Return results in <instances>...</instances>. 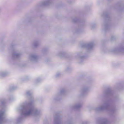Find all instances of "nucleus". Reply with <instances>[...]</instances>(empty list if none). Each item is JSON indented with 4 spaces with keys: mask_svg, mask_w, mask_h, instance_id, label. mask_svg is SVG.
<instances>
[{
    "mask_svg": "<svg viewBox=\"0 0 124 124\" xmlns=\"http://www.w3.org/2000/svg\"><path fill=\"white\" fill-rule=\"evenodd\" d=\"M40 81V79L39 78L37 79L36 80V82L37 83L39 82Z\"/></svg>",
    "mask_w": 124,
    "mask_h": 124,
    "instance_id": "obj_28",
    "label": "nucleus"
},
{
    "mask_svg": "<svg viewBox=\"0 0 124 124\" xmlns=\"http://www.w3.org/2000/svg\"><path fill=\"white\" fill-rule=\"evenodd\" d=\"M95 24H93L91 25V27L92 29H93L95 27Z\"/></svg>",
    "mask_w": 124,
    "mask_h": 124,
    "instance_id": "obj_27",
    "label": "nucleus"
},
{
    "mask_svg": "<svg viewBox=\"0 0 124 124\" xmlns=\"http://www.w3.org/2000/svg\"><path fill=\"white\" fill-rule=\"evenodd\" d=\"M89 89V88L86 87H82L80 91V93L81 95L82 96L84 95L87 92Z\"/></svg>",
    "mask_w": 124,
    "mask_h": 124,
    "instance_id": "obj_8",
    "label": "nucleus"
},
{
    "mask_svg": "<svg viewBox=\"0 0 124 124\" xmlns=\"http://www.w3.org/2000/svg\"><path fill=\"white\" fill-rule=\"evenodd\" d=\"M39 43L38 41H35L34 43L33 46L35 47H36L39 45Z\"/></svg>",
    "mask_w": 124,
    "mask_h": 124,
    "instance_id": "obj_19",
    "label": "nucleus"
},
{
    "mask_svg": "<svg viewBox=\"0 0 124 124\" xmlns=\"http://www.w3.org/2000/svg\"><path fill=\"white\" fill-rule=\"evenodd\" d=\"M124 51V47L121 46L113 49L112 52L115 53H118Z\"/></svg>",
    "mask_w": 124,
    "mask_h": 124,
    "instance_id": "obj_7",
    "label": "nucleus"
},
{
    "mask_svg": "<svg viewBox=\"0 0 124 124\" xmlns=\"http://www.w3.org/2000/svg\"><path fill=\"white\" fill-rule=\"evenodd\" d=\"M20 56V54H19L16 53L14 52L12 55V58L13 59H16L19 58Z\"/></svg>",
    "mask_w": 124,
    "mask_h": 124,
    "instance_id": "obj_12",
    "label": "nucleus"
},
{
    "mask_svg": "<svg viewBox=\"0 0 124 124\" xmlns=\"http://www.w3.org/2000/svg\"><path fill=\"white\" fill-rule=\"evenodd\" d=\"M66 90L65 88H62L60 91L59 94V95L61 96H64L66 94Z\"/></svg>",
    "mask_w": 124,
    "mask_h": 124,
    "instance_id": "obj_11",
    "label": "nucleus"
},
{
    "mask_svg": "<svg viewBox=\"0 0 124 124\" xmlns=\"http://www.w3.org/2000/svg\"><path fill=\"white\" fill-rule=\"evenodd\" d=\"M102 17H104L107 21H108L110 18L109 15L106 12L103 13L102 15Z\"/></svg>",
    "mask_w": 124,
    "mask_h": 124,
    "instance_id": "obj_13",
    "label": "nucleus"
},
{
    "mask_svg": "<svg viewBox=\"0 0 124 124\" xmlns=\"http://www.w3.org/2000/svg\"><path fill=\"white\" fill-rule=\"evenodd\" d=\"M38 56L35 55H31L29 57V61L34 62H37L38 61Z\"/></svg>",
    "mask_w": 124,
    "mask_h": 124,
    "instance_id": "obj_5",
    "label": "nucleus"
},
{
    "mask_svg": "<svg viewBox=\"0 0 124 124\" xmlns=\"http://www.w3.org/2000/svg\"><path fill=\"white\" fill-rule=\"evenodd\" d=\"M70 69V68H67V69L66 70V71H68V70H69Z\"/></svg>",
    "mask_w": 124,
    "mask_h": 124,
    "instance_id": "obj_33",
    "label": "nucleus"
},
{
    "mask_svg": "<svg viewBox=\"0 0 124 124\" xmlns=\"http://www.w3.org/2000/svg\"><path fill=\"white\" fill-rule=\"evenodd\" d=\"M16 87H15L14 86H12L10 87L9 91H12L13 90L15 89H16Z\"/></svg>",
    "mask_w": 124,
    "mask_h": 124,
    "instance_id": "obj_21",
    "label": "nucleus"
},
{
    "mask_svg": "<svg viewBox=\"0 0 124 124\" xmlns=\"http://www.w3.org/2000/svg\"><path fill=\"white\" fill-rule=\"evenodd\" d=\"M109 122L106 118L102 119L100 122V124H109Z\"/></svg>",
    "mask_w": 124,
    "mask_h": 124,
    "instance_id": "obj_14",
    "label": "nucleus"
},
{
    "mask_svg": "<svg viewBox=\"0 0 124 124\" xmlns=\"http://www.w3.org/2000/svg\"><path fill=\"white\" fill-rule=\"evenodd\" d=\"M52 122L53 124H54V118L53 116V118L52 120Z\"/></svg>",
    "mask_w": 124,
    "mask_h": 124,
    "instance_id": "obj_30",
    "label": "nucleus"
},
{
    "mask_svg": "<svg viewBox=\"0 0 124 124\" xmlns=\"http://www.w3.org/2000/svg\"><path fill=\"white\" fill-rule=\"evenodd\" d=\"M43 52H44V50H43Z\"/></svg>",
    "mask_w": 124,
    "mask_h": 124,
    "instance_id": "obj_35",
    "label": "nucleus"
},
{
    "mask_svg": "<svg viewBox=\"0 0 124 124\" xmlns=\"http://www.w3.org/2000/svg\"><path fill=\"white\" fill-rule=\"evenodd\" d=\"M55 124H62L61 120L60 117L57 115L56 117L55 116Z\"/></svg>",
    "mask_w": 124,
    "mask_h": 124,
    "instance_id": "obj_10",
    "label": "nucleus"
},
{
    "mask_svg": "<svg viewBox=\"0 0 124 124\" xmlns=\"http://www.w3.org/2000/svg\"><path fill=\"white\" fill-rule=\"evenodd\" d=\"M60 75V73H59L58 74H57L56 75V76L57 77H59Z\"/></svg>",
    "mask_w": 124,
    "mask_h": 124,
    "instance_id": "obj_32",
    "label": "nucleus"
},
{
    "mask_svg": "<svg viewBox=\"0 0 124 124\" xmlns=\"http://www.w3.org/2000/svg\"><path fill=\"white\" fill-rule=\"evenodd\" d=\"M7 74V72L6 71H1L0 72V76L4 77L6 76Z\"/></svg>",
    "mask_w": 124,
    "mask_h": 124,
    "instance_id": "obj_16",
    "label": "nucleus"
},
{
    "mask_svg": "<svg viewBox=\"0 0 124 124\" xmlns=\"http://www.w3.org/2000/svg\"><path fill=\"white\" fill-rule=\"evenodd\" d=\"M68 2L70 4L72 2V1L71 0H68Z\"/></svg>",
    "mask_w": 124,
    "mask_h": 124,
    "instance_id": "obj_31",
    "label": "nucleus"
},
{
    "mask_svg": "<svg viewBox=\"0 0 124 124\" xmlns=\"http://www.w3.org/2000/svg\"><path fill=\"white\" fill-rule=\"evenodd\" d=\"M9 100H11V99H9Z\"/></svg>",
    "mask_w": 124,
    "mask_h": 124,
    "instance_id": "obj_34",
    "label": "nucleus"
},
{
    "mask_svg": "<svg viewBox=\"0 0 124 124\" xmlns=\"http://www.w3.org/2000/svg\"><path fill=\"white\" fill-rule=\"evenodd\" d=\"M14 45H13L11 44L10 45V47L9 48V49L11 50L12 51H13V48H14Z\"/></svg>",
    "mask_w": 124,
    "mask_h": 124,
    "instance_id": "obj_22",
    "label": "nucleus"
},
{
    "mask_svg": "<svg viewBox=\"0 0 124 124\" xmlns=\"http://www.w3.org/2000/svg\"><path fill=\"white\" fill-rule=\"evenodd\" d=\"M104 104L99 107L95 109V110L97 112L105 110L110 114H112L115 111L114 108L111 107L110 106L111 102L110 100H106L104 101Z\"/></svg>",
    "mask_w": 124,
    "mask_h": 124,
    "instance_id": "obj_2",
    "label": "nucleus"
},
{
    "mask_svg": "<svg viewBox=\"0 0 124 124\" xmlns=\"http://www.w3.org/2000/svg\"><path fill=\"white\" fill-rule=\"evenodd\" d=\"M71 122L69 121H65L63 124H71Z\"/></svg>",
    "mask_w": 124,
    "mask_h": 124,
    "instance_id": "obj_23",
    "label": "nucleus"
},
{
    "mask_svg": "<svg viewBox=\"0 0 124 124\" xmlns=\"http://www.w3.org/2000/svg\"><path fill=\"white\" fill-rule=\"evenodd\" d=\"M104 94V95L105 96L111 97L113 95V93L111 90H109L105 91Z\"/></svg>",
    "mask_w": 124,
    "mask_h": 124,
    "instance_id": "obj_9",
    "label": "nucleus"
},
{
    "mask_svg": "<svg viewBox=\"0 0 124 124\" xmlns=\"http://www.w3.org/2000/svg\"><path fill=\"white\" fill-rule=\"evenodd\" d=\"M88 123L87 121H83L81 122V124H88Z\"/></svg>",
    "mask_w": 124,
    "mask_h": 124,
    "instance_id": "obj_25",
    "label": "nucleus"
},
{
    "mask_svg": "<svg viewBox=\"0 0 124 124\" xmlns=\"http://www.w3.org/2000/svg\"><path fill=\"white\" fill-rule=\"evenodd\" d=\"M6 100L4 99H0V124H3L6 122L5 119Z\"/></svg>",
    "mask_w": 124,
    "mask_h": 124,
    "instance_id": "obj_3",
    "label": "nucleus"
},
{
    "mask_svg": "<svg viewBox=\"0 0 124 124\" xmlns=\"http://www.w3.org/2000/svg\"><path fill=\"white\" fill-rule=\"evenodd\" d=\"M94 45L93 43H90L87 44H83L82 45V47H86L89 50H90L92 49L94 46Z\"/></svg>",
    "mask_w": 124,
    "mask_h": 124,
    "instance_id": "obj_4",
    "label": "nucleus"
},
{
    "mask_svg": "<svg viewBox=\"0 0 124 124\" xmlns=\"http://www.w3.org/2000/svg\"><path fill=\"white\" fill-rule=\"evenodd\" d=\"M32 94V92L31 91H28L26 92V95L27 96H30Z\"/></svg>",
    "mask_w": 124,
    "mask_h": 124,
    "instance_id": "obj_18",
    "label": "nucleus"
},
{
    "mask_svg": "<svg viewBox=\"0 0 124 124\" xmlns=\"http://www.w3.org/2000/svg\"><path fill=\"white\" fill-rule=\"evenodd\" d=\"M104 27L105 30H106L109 27V26L108 23V21L107 22H105L104 24Z\"/></svg>",
    "mask_w": 124,
    "mask_h": 124,
    "instance_id": "obj_17",
    "label": "nucleus"
},
{
    "mask_svg": "<svg viewBox=\"0 0 124 124\" xmlns=\"http://www.w3.org/2000/svg\"><path fill=\"white\" fill-rule=\"evenodd\" d=\"M65 54L63 52H60L59 53L58 55L60 57H62L64 56Z\"/></svg>",
    "mask_w": 124,
    "mask_h": 124,
    "instance_id": "obj_20",
    "label": "nucleus"
},
{
    "mask_svg": "<svg viewBox=\"0 0 124 124\" xmlns=\"http://www.w3.org/2000/svg\"><path fill=\"white\" fill-rule=\"evenodd\" d=\"M52 0H45L39 3V5L40 6H48L52 2Z\"/></svg>",
    "mask_w": 124,
    "mask_h": 124,
    "instance_id": "obj_6",
    "label": "nucleus"
},
{
    "mask_svg": "<svg viewBox=\"0 0 124 124\" xmlns=\"http://www.w3.org/2000/svg\"><path fill=\"white\" fill-rule=\"evenodd\" d=\"M82 105L80 103H77L73 107V108L75 109H77L79 108L82 106Z\"/></svg>",
    "mask_w": 124,
    "mask_h": 124,
    "instance_id": "obj_15",
    "label": "nucleus"
},
{
    "mask_svg": "<svg viewBox=\"0 0 124 124\" xmlns=\"http://www.w3.org/2000/svg\"><path fill=\"white\" fill-rule=\"evenodd\" d=\"M78 56L79 57L80 59H82L84 58V56H81V53H79L78 54Z\"/></svg>",
    "mask_w": 124,
    "mask_h": 124,
    "instance_id": "obj_24",
    "label": "nucleus"
},
{
    "mask_svg": "<svg viewBox=\"0 0 124 124\" xmlns=\"http://www.w3.org/2000/svg\"><path fill=\"white\" fill-rule=\"evenodd\" d=\"M17 110L21 113V115L17 118L16 124L21 123L24 117L30 116L39 117L41 115L40 110L33 107L32 100L25 101L17 108Z\"/></svg>",
    "mask_w": 124,
    "mask_h": 124,
    "instance_id": "obj_1",
    "label": "nucleus"
},
{
    "mask_svg": "<svg viewBox=\"0 0 124 124\" xmlns=\"http://www.w3.org/2000/svg\"><path fill=\"white\" fill-rule=\"evenodd\" d=\"M115 39V37L114 36H112L111 37V40H113Z\"/></svg>",
    "mask_w": 124,
    "mask_h": 124,
    "instance_id": "obj_29",
    "label": "nucleus"
},
{
    "mask_svg": "<svg viewBox=\"0 0 124 124\" xmlns=\"http://www.w3.org/2000/svg\"><path fill=\"white\" fill-rule=\"evenodd\" d=\"M78 21V19H77V18H76L73 19L72 20L73 22L74 23H75V22H77Z\"/></svg>",
    "mask_w": 124,
    "mask_h": 124,
    "instance_id": "obj_26",
    "label": "nucleus"
}]
</instances>
